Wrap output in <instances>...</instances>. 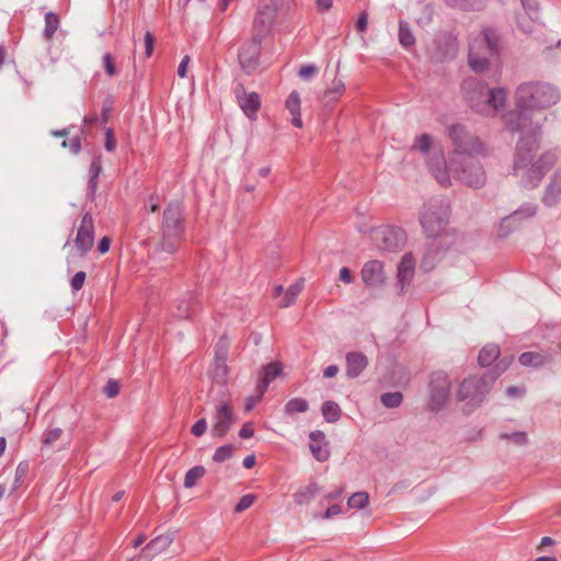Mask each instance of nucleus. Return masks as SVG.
Instances as JSON below:
<instances>
[{
    "mask_svg": "<svg viewBox=\"0 0 561 561\" xmlns=\"http://www.w3.org/2000/svg\"><path fill=\"white\" fill-rule=\"evenodd\" d=\"M94 245V222L89 213H85L77 227L75 247L80 256H85Z\"/></svg>",
    "mask_w": 561,
    "mask_h": 561,
    "instance_id": "4468645a",
    "label": "nucleus"
},
{
    "mask_svg": "<svg viewBox=\"0 0 561 561\" xmlns=\"http://www.w3.org/2000/svg\"><path fill=\"white\" fill-rule=\"evenodd\" d=\"M309 438L311 439V444H323L325 442V435L321 431H313L309 434Z\"/></svg>",
    "mask_w": 561,
    "mask_h": 561,
    "instance_id": "69168bd1",
    "label": "nucleus"
},
{
    "mask_svg": "<svg viewBox=\"0 0 561 561\" xmlns=\"http://www.w3.org/2000/svg\"><path fill=\"white\" fill-rule=\"evenodd\" d=\"M176 311L174 312V316L181 319H186L191 317L192 314V301L187 299H180L176 301Z\"/></svg>",
    "mask_w": 561,
    "mask_h": 561,
    "instance_id": "c03bdc74",
    "label": "nucleus"
},
{
    "mask_svg": "<svg viewBox=\"0 0 561 561\" xmlns=\"http://www.w3.org/2000/svg\"><path fill=\"white\" fill-rule=\"evenodd\" d=\"M227 345H224V355L216 354L215 363L210 369V377L216 383H225L228 377Z\"/></svg>",
    "mask_w": 561,
    "mask_h": 561,
    "instance_id": "6ab92c4d",
    "label": "nucleus"
},
{
    "mask_svg": "<svg viewBox=\"0 0 561 561\" xmlns=\"http://www.w3.org/2000/svg\"><path fill=\"white\" fill-rule=\"evenodd\" d=\"M550 360L549 356L540 352H525L519 355L518 362L526 367H541Z\"/></svg>",
    "mask_w": 561,
    "mask_h": 561,
    "instance_id": "b1692460",
    "label": "nucleus"
},
{
    "mask_svg": "<svg viewBox=\"0 0 561 561\" xmlns=\"http://www.w3.org/2000/svg\"><path fill=\"white\" fill-rule=\"evenodd\" d=\"M500 374L489 371L463 378L456 390L457 401L462 402L468 412H472L484 401Z\"/></svg>",
    "mask_w": 561,
    "mask_h": 561,
    "instance_id": "20e7f679",
    "label": "nucleus"
},
{
    "mask_svg": "<svg viewBox=\"0 0 561 561\" xmlns=\"http://www.w3.org/2000/svg\"><path fill=\"white\" fill-rule=\"evenodd\" d=\"M559 90L551 83L529 81L519 84L515 92V108L504 117V127L511 134H519L515 147V168L529 164L531 152L540 144L542 122L534 113L556 105L560 101Z\"/></svg>",
    "mask_w": 561,
    "mask_h": 561,
    "instance_id": "f257e3e1",
    "label": "nucleus"
},
{
    "mask_svg": "<svg viewBox=\"0 0 561 561\" xmlns=\"http://www.w3.org/2000/svg\"><path fill=\"white\" fill-rule=\"evenodd\" d=\"M363 282L369 287H379L385 282L383 264L374 260L367 262L362 270Z\"/></svg>",
    "mask_w": 561,
    "mask_h": 561,
    "instance_id": "f3484780",
    "label": "nucleus"
},
{
    "mask_svg": "<svg viewBox=\"0 0 561 561\" xmlns=\"http://www.w3.org/2000/svg\"><path fill=\"white\" fill-rule=\"evenodd\" d=\"M369 503V495L365 491L355 492L347 500L348 508H365Z\"/></svg>",
    "mask_w": 561,
    "mask_h": 561,
    "instance_id": "58836bf2",
    "label": "nucleus"
},
{
    "mask_svg": "<svg viewBox=\"0 0 561 561\" xmlns=\"http://www.w3.org/2000/svg\"><path fill=\"white\" fill-rule=\"evenodd\" d=\"M62 148H68L69 151L72 154H78L81 151L82 145H81V137L75 136L70 138L69 140H64L61 142Z\"/></svg>",
    "mask_w": 561,
    "mask_h": 561,
    "instance_id": "8fccbe9b",
    "label": "nucleus"
},
{
    "mask_svg": "<svg viewBox=\"0 0 561 561\" xmlns=\"http://www.w3.org/2000/svg\"><path fill=\"white\" fill-rule=\"evenodd\" d=\"M283 0H260L252 23V34L265 38L271 32Z\"/></svg>",
    "mask_w": 561,
    "mask_h": 561,
    "instance_id": "9d476101",
    "label": "nucleus"
},
{
    "mask_svg": "<svg viewBox=\"0 0 561 561\" xmlns=\"http://www.w3.org/2000/svg\"><path fill=\"white\" fill-rule=\"evenodd\" d=\"M234 450L236 448L231 444L220 446L215 450L213 455V460L217 463L225 462L226 460L233 457Z\"/></svg>",
    "mask_w": 561,
    "mask_h": 561,
    "instance_id": "ea45409f",
    "label": "nucleus"
},
{
    "mask_svg": "<svg viewBox=\"0 0 561 561\" xmlns=\"http://www.w3.org/2000/svg\"><path fill=\"white\" fill-rule=\"evenodd\" d=\"M459 181L460 185H465L467 187L479 190L485 185L484 178H454Z\"/></svg>",
    "mask_w": 561,
    "mask_h": 561,
    "instance_id": "49530a36",
    "label": "nucleus"
},
{
    "mask_svg": "<svg viewBox=\"0 0 561 561\" xmlns=\"http://www.w3.org/2000/svg\"><path fill=\"white\" fill-rule=\"evenodd\" d=\"M398 36H399V43L404 48H409V47L414 46V44H415L414 35H413V33L411 31V27H410L409 23L403 21V20L399 21V34H398Z\"/></svg>",
    "mask_w": 561,
    "mask_h": 561,
    "instance_id": "7c9ffc66",
    "label": "nucleus"
},
{
    "mask_svg": "<svg viewBox=\"0 0 561 561\" xmlns=\"http://www.w3.org/2000/svg\"><path fill=\"white\" fill-rule=\"evenodd\" d=\"M310 451L312 456L320 462H324L330 457V450L328 448V443L323 444H310Z\"/></svg>",
    "mask_w": 561,
    "mask_h": 561,
    "instance_id": "79ce46f5",
    "label": "nucleus"
},
{
    "mask_svg": "<svg viewBox=\"0 0 561 561\" xmlns=\"http://www.w3.org/2000/svg\"><path fill=\"white\" fill-rule=\"evenodd\" d=\"M161 249L167 253L176 251L184 238V216L180 202H172L164 209L161 224Z\"/></svg>",
    "mask_w": 561,
    "mask_h": 561,
    "instance_id": "39448f33",
    "label": "nucleus"
},
{
    "mask_svg": "<svg viewBox=\"0 0 561 561\" xmlns=\"http://www.w3.org/2000/svg\"><path fill=\"white\" fill-rule=\"evenodd\" d=\"M104 392L108 398H114L119 393V383L116 380H108L104 387Z\"/></svg>",
    "mask_w": 561,
    "mask_h": 561,
    "instance_id": "bf43d9fd",
    "label": "nucleus"
},
{
    "mask_svg": "<svg viewBox=\"0 0 561 561\" xmlns=\"http://www.w3.org/2000/svg\"><path fill=\"white\" fill-rule=\"evenodd\" d=\"M539 146L531 152L529 164L525 168H515V159L513 160V169L515 172L529 170L534 175H545L551 170L557 163V156L554 152L548 151L541 154L538 160L534 161V154L538 150Z\"/></svg>",
    "mask_w": 561,
    "mask_h": 561,
    "instance_id": "dca6fc26",
    "label": "nucleus"
},
{
    "mask_svg": "<svg viewBox=\"0 0 561 561\" xmlns=\"http://www.w3.org/2000/svg\"><path fill=\"white\" fill-rule=\"evenodd\" d=\"M345 90V85L341 80L333 81V87L325 91V96L331 100H336Z\"/></svg>",
    "mask_w": 561,
    "mask_h": 561,
    "instance_id": "603ef678",
    "label": "nucleus"
},
{
    "mask_svg": "<svg viewBox=\"0 0 561 561\" xmlns=\"http://www.w3.org/2000/svg\"><path fill=\"white\" fill-rule=\"evenodd\" d=\"M144 41H145V48H146L145 54H146V57L149 58L152 56L156 38L151 32L147 31L145 33Z\"/></svg>",
    "mask_w": 561,
    "mask_h": 561,
    "instance_id": "4d7b16f0",
    "label": "nucleus"
},
{
    "mask_svg": "<svg viewBox=\"0 0 561 561\" xmlns=\"http://www.w3.org/2000/svg\"><path fill=\"white\" fill-rule=\"evenodd\" d=\"M320 486L317 482H310L308 485L300 488L293 496L298 505L310 503L319 493Z\"/></svg>",
    "mask_w": 561,
    "mask_h": 561,
    "instance_id": "393cba45",
    "label": "nucleus"
},
{
    "mask_svg": "<svg viewBox=\"0 0 561 561\" xmlns=\"http://www.w3.org/2000/svg\"><path fill=\"white\" fill-rule=\"evenodd\" d=\"M206 430H207V421H206V419L203 417L193 424V426L191 427V433L195 437H201L206 433Z\"/></svg>",
    "mask_w": 561,
    "mask_h": 561,
    "instance_id": "6e6d98bb",
    "label": "nucleus"
},
{
    "mask_svg": "<svg viewBox=\"0 0 561 561\" xmlns=\"http://www.w3.org/2000/svg\"><path fill=\"white\" fill-rule=\"evenodd\" d=\"M236 98L242 112L249 119H255L261 107L260 95L256 92L247 93L242 83L236 87Z\"/></svg>",
    "mask_w": 561,
    "mask_h": 561,
    "instance_id": "2eb2a0df",
    "label": "nucleus"
},
{
    "mask_svg": "<svg viewBox=\"0 0 561 561\" xmlns=\"http://www.w3.org/2000/svg\"><path fill=\"white\" fill-rule=\"evenodd\" d=\"M427 250L424 253L421 267L424 272H430L434 268L435 263L438 262L445 253L451 249L458 241V233L455 229L447 228L439 232L437 236L430 237Z\"/></svg>",
    "mask_w": 561,
    "mask_h": 561,
    "instance_id": "1a4fd4ad",
    "label": "nucleus"
},
{
    "mask_svg": "<svg viewBox=\"0 0 561 561\" xmlns=\"http://www.w3.org/2000/svg\"><path fill=\"white\" fill-rule=\"evenodd\" d=\"M403 401V394L400 391L386 392L380 396V402L388 409L398 408Z\"/></svg>",
    "mask_w": 561,
    "mask_h": 561,
    "instance_id": "e433bc0d",
    "label": "nucleus"
},
{
    "mask_svg": "<svg viewBox=\"0 0 561 561\" xmlns=\"http://www.w3.org/2000/svg\"><path fill=\"white\" fill-rule=\"evenodd\" d=\"M282 373V366L279 363H270L262 369V376L257 383V391L262 396L270 383Z\"/></svg>",
    "mask_w": 561,
    "mask_h": 561,
    "instance_id": "412c9836",
    "label": "nucleus"
},
{
    "mask_svg": "<svg viewBox=\"0 0 561 561\" xmlns=\"http://www.w3.org/2000/svg\"><path fill=\"white\" fill-rule=\"evenodd\" d=\"M461 90L468 105L483 115L494 113L506 104L507 94L505 89H490L488 83L476 78L466 79L461 84Z\"/></svg>",
    "mask_w": 561,
    "mask_h": 561,
    "instance_id": "f03ea898",
    "label": "nucleus"
},
{
    "mask_svg": "<svg viewBox=\"0 0 561 561\" xmlns=\"http://www.w3.org/2000/svg\"><path fill=\"white\" fill-rule=\"evenodd\" d=\"M367 26H368V13L366 11H363L356 21L355 28L357 32L364 33L367 31Z\"/></svg>",
    "mask_w": 561,
    "mask_h": 561,
    "instance_id": "052dcab7",
    "label": "nucleus"
},
{
    "mask_svg": "<svg viewBox=\"0 0 561 561\" xmlns=\"http://www.w3.org/2000/svg\"><path fill=\"white\" fill-rule=\"evenodd\" d=\"M236 415L232 408L227 402H221L216 405L213 415L211 436L222 438L230 431L236 422Z\"/></svg>",
    "mask_w": 561,
    "mask_h": 561,
    "instance_id": "ddd939ff",
    "label": "nucleus"
},
{
    "mask_svg": "<svg viewBox=\"0 0 561 561\" xmlns=\"http://www.w3.org/2000/svg\"><path fill=\"white\" fill-rule=\"evenodd\" d=\"M263 39L251 34L250 39L243 42L239 48L238 61L247 75L253 73L259 67Z\"/></svg>",
    "mask_w": 561,
    "mask_h": 561,
    "instance_id": "f8f14e48",
    "label": "nucleus"
},
{
    "mask_svg": "<svg viewBox=\"0 0 561 561\" xmlns=\"http://www.w3.org/2000/svg\"><path fill=\"white\" fill-rule=\"evenodd\" d=\"M449 218V205L444 199L432 198L424 204L421 214V225L427 238L437 236L447 229Z\"/></svg>",
    "mask_w": 561,
    "mask_h": 561,
    "instance_id": "423d86ee",
    "label": "nucleus"
},
{
    "mask_svg": "<svg viewBox=\"0 0 561 561\" xmlns=\"http://www.w3.org/2000/svg\"><path fill=\"white\" fill-rule=\"evenodd\" d=\"M501 439L511 440L513 444L517 446H525L528 444V435L526 432L518 431L513 433H502L500 435Z\"/></svg>",
    "mask_w": 561,
    "mask_h": 561,
    "instance_id": "a19ab883",
    "label": "nucleus"
},
{
    "mask_svg": "<svg viewBox=\"0 0 561 561\" xmlns=\"http://www.w3.org/2000/svg\"><path fill=\"white\" fill-rule=\"evenodd\" d=\"M188 62H190V56L185 55L182 58V60H181V62H180V65L178 67V75H179L180 78H184L186 76Z\"/></svg>",
    "mask_w": 561,
    "mask_h": 561,
    "instance_id": "338daca9",
    "label": "nucleus"
},
{
    "mask_svg": "<svg viewBox=\"0 0 561 561\" xmlns=\"http://www.w3.org/2000/svg\"><path fill=\"white\" fill-rule=\"evenodd\" d=\"M559 202H561V178H551L545 187L542 203L548 207H552Z\"/></svg>",
    "mask_w": 561,
    "mask_h": 561,
    "instance_id": "aec40b11",
    "label": "nucleus"
},
{
    "mask_svg": "<svg viewBox=\"0 0 561 561\" xmlns=\"http://www.w3.org/2000/svg\"><path fill=\"white\" fill-rule=\"evenodd\" d=\"M370 239L380 251L394 252L405 243V232L396 227L380 226L370 230Z\"/></svg>",
    "mask_w": 561,
    "mask_h": 561,
    "instance_id": "9b49d317",
    "label": "nucleus"
},
{
    "mask_svg": "<svg viewBox=\"0 0 561 561\" xmlns=\"http://www.w3.org/2000/svg\"><path fill=\"white\" fill-rule=\"evenodd\" d=\"M104 148L108 152L114 151L116 148V138L112 128H106L105 130Z\"/></svg>",
    "mask_w": 561,
    "mask_h": 561,
    "instance_id": "5fc2aeb1",
    "label": "nucleus"
},
{
    "mask_svg": "<svg viewBox=\"0 0 561 561\" xmlns=\"http://www.w3.org/2000/svg\"><path fill=\"white\" fill-rule=\"evenodd\" d=\"M103 68L107 76L114 77L118 73L117 68L115 66V59L111 53H105L102 57Z\"/></svg>",
    "mask_w": 561,
    "mask_h": 561,
    "instance_id": "a18cd8bd",
    "label": "nucleus"
},
{
    "mask_svg": "<svg viewBox=\"0 0 561 561\" xmlns=\"http://www.w3.org/2000/svg\"><path fill=\"white\" fill-rule=\"evenodd\" d=\"M342 513H343V508H342V506H341V505H339V504H333V505H331V506H329V507L327 508V511H325V512H324V514L322 515V518H324V519H329V518H332V517H334V516H337V515H340V514H342Z\"/></svg>",
    "mask_w": 561,
    "mask_h": 561,
    "instance_id": "e2e57ef3",
    "label": "nucleus"
},
{
    "mask_svg": "<svg viewBox=\"0 0 561 561\" xmlns=\"http://www.w3.org/2000/svg\"><path fill=\"white\" fill-rule=\"evenodd\" d=\"M414 274V261L411 254H405L398 266V279L401 284V291L409 285Z\"/></svg>",
    "mask_w": 561,
    "mask_h": 561,
    "instance_id": "4be33fe9",
    "label": "nucleus"
},
{
    "mask_svg": "<svg viewBox=\"0 0 561 561\" xmlns=\"http://www.w3.org/2000/svg\"><path fill=\"white\" fill-rule=\"evenodd\" d=\"M451 378L443 371H434L430 376L427 386V409L439 412L448 404L451 393Z\"/></svg>",
    "mask_w": 561,
    "mask_h": 561,
    "instance_id": "6e6552de",
    "label": "nucleus"
},
{
    "mask_svg": "<svg viewBox=\"0 0 561 561\" xmlns=\"http://www.w3.org/2000/svg\"><path fill=\"white\" fill-rule=\"evenodd\" d=\"M317 73V67L314 65H305L302 66L299 71L298 76L304 80H309Z\"/></svg>",
    "mask_w": 561,
    "mask_h": 561,
    "instance_id": "13d9d810",
    "label": "nucleus"
},
{
    "mask_svg": "<svg viewBox=\"0 0 561 561\" xmlns=\"http://www.w3.org/2000/svg\"><path fill=\"white\" fill-rule=\"evenodd\" d=\"M522 5L529 16V19L534 22L538 21L540 18L539 3L537 0H520Z\"/></svg>",
    "mask_w": 561,
    "mask_h": 561,
    "instance_id": "37998d69",
    "label": "nucleus"
},
{
    "mask_svg": "<svg viewBox=\"0 0 561 561\" xmlns=\"http://www.w3.org/2000/svg\"><path fill=\"white\" fill-rule=\"evenodd\" d=\"M253 434L254 431L251 422L244 423L241 430L239 431V436L243 439L251 438Z\"/></svg>",
    "mask_w": 561,
    "mask_h": 561,
    "instance_id": "0e129e2a",
    "label": "nucleus"
},
{
    "mask_svg": "<svg viewBox=\"0 0 561 561\" xmlns=\"http://www.w3.org/2000/svg\"><path fill=\"white\" fill-rule=\"evenodd\" d=\"M446 134L455 147V152L468 157L485 154L486 148L483 141L471 134L463 124H451Z\"/></svg>",
    "mask_w": 561,
    "mask_h": 561,
    "instance_id": "0eeeda50",
    "label": "nucleus"
},
{
    "mask_svg": "<svg viewBox=\"0 0 561 561\" xmlns=\"http://www.w3.org/2000/svg\"><path fill=\"white\" fill-rule=\"evenodd\" d=\"M302 288V282H296L295 284L290 285L286 290L283 299L279 301V307L287 308L291 306L296 301V298L301 293Z\"/></svg>",
    "mask_w": 561,
    "mask_h": 561,
    "instance_id": "72a5a7b5",
    "label": "nucleus"
},
{
    "mask_svg": "<svg viewBox=\"0 0 561 561\" xmlns=\"http://www.w3.org/2000/svg\"><path fill=\"white\" fill-rule=\"evenodd\" d=\"M61 436L62 430L59 427L46 431L42 438V449H51L55 446V443L58 442Z\"/></svg>",
    "mask_w": 561,
    "mask_h": 561,
    "instance_id": "c9c22d12",
    "label": "nucleus"
},
{
    "mask_svg": "<svg viewBox=\"0 0 561 561\" xmlns=\"http://www.w3.org/2000/svg\"><path fill=\"white\" fill-rule=\"evenodd\" d=\"M113 104H114V102L111 96H107L103 101L102 107H101V115L99 117L101 124H106L108 122L110 115L113 111Z\"/></svg>",
    "mask_w": 561,
    "mask_h": 561,
    "instance_id": "de8ad7c7",
    "label": "nucleus"
},
{
    "mask_svg": "<svg viewBox=\"0 0 561 561\" xmlns=\"http://www.w3.org/2000/svg\"><path fill=\"white\" fill-rule=\"evenodd\" d=\"M28 472V463L27 462H20L15 469V479L13 484V491L16 490L23 480L25 479L26 474Z\"/></svg>",
    "mask_w": 561,
    "mask_h": 561,
    "instance_id": "09e8293b",
    "label": "nucleus"
},
{
    "mask_svg": "<svg viewBox=\"0 0 561 561\" xmlns=\"http://www.w3.org/2000/svg\"><path fill=\"white\" fill-rule=\"evenodd\" d=\"M537 211V206L535 204H524L522 205L517 210H515L513 214L507 216L503 224L506 221H515V220H522L533 217Z\"/></svg>",
    "mask_w": 561,
    "mask_h": 561,
    "instance_id": "2f4dec72",
    "label": "nucleus"
},
{
    "mask_svg": "<svg viewBox=\"0 0 561 561\" xmlns=\"http://www.w3.org/2000/svg\"><path fill=\"white\" fill-rule=\"evenodd\" d=\"M322 415L329 423L337 422L341 417L342 411L339 404L334 401H325L321 408Z\"/></svg>",
    "mask_w": 561,
    "mask_h": 561,
    "instance_id": "473e14b6",
    "label": "nucleus"
},
{
    "mask_svg": "<svg viewBox=\"0 0 561 561\" xmlns=\"http://www.w3.org/2000/svg\"><path fill=\"white\" fill-rule=\"evenodd\" d=\"M110 245L111 239L108 237H103L98 244V250L101 254H104L108 251Z\"/></svg>",
    "mask_w": 561,
    "mask_h": 561,
    "instance_id": "774afa93",
    "label": "nucleus"
},
{
    "mask_svg": "<svg viewBox=\"0 0 561 561\" xmlns=\"http://www.w3.org/2000/svg\"><path fill=\"white\" fill-rule=\"evenodd\" d=\"M434 149L435 148H434L433 137L426 133L421 134L420 136H416L414 139V142L411 147V150L419 151L423 156H426V157H428L431 154L432 150H434Z\"/></svg>",
    "mask_w": 561,
    "mask_h": 561,
    "instance_id": "cd10ccee",
    "label": "nucleus"
},
{
    "mask_svg": "<svg viewBox=\"0 0 561 561\" xmlns=\"http://www.w3.org/2000/svg\"><path fill=\"white\" fill-rule=\"evenodd\" d=\"M501 354L500 346L497 344H486L479 353L478 362L481 366H490L495 362Z\"/></svg>",
    "mask_w": 561,
    "mask_h": 561,
    "instance_id": "bb28decb",
    "label": "nucleus"
},
{
    "mask_svg": "<svg viewBox=\"0 0 561 561\" xmlns=\"http://www.w3.org/2000/svg\"><path fill=\"white\" fill-rule=\"evenodd\" d=\"M345 374L348 378L358 377L368 366V358L360 352H348L345 356Z\"/></svg>",
    "mask_w": 561,
    "mask_h": 561,
    "instance_id": "a211bd4d",
    "label": "nucleus"
},
{
    "mask_svg": "<svg viewBox=\"0 0 561 561\" xmlns=\"http://www.w3.org/2000/svg\"><path fill=\"white\" fill-rule=\"evenodd\" d=\"M309 409V403L304 398H293L290 399L284 408V412L287 415H293L295 413H305Z\"/></svg>",
    "mask_w": 561,
    "mask_h": 561,
    "instance_id": "f704fd0d",
    "label": "nucleus"
},
{
    "mask_svg": "<svg viewBox=\"0 0 561 561\" xmlns=\"http://www.w3.org/2000/svg\"><path fill=\"white\" fill-rule=\"evenodd\" d=\"M286 108L291 114V124L297 127H302V121L300 116V95L297 91H291L285 102Z\"/></svg>",
    "mask_w": 561,
    "mask_h": 561,
    "instance_id": "5701e85b",
    "label": "nucleus"
},
{
    "mask_svg": "<svg viewBox=\"0 0 561 561\" xmlns=\"http://www.w3.org/2000/svg\"><path fill=\"white\" fill-rule=\"evenodd\" d=\"M445 3L454 9L463 11H482L485 7V0H444Z\"/></svg>",
    "mask_w": 561,
    "mask_h": 561,
    "instance_id": "a878e982",
    "label": "nucleus"
},
{
    "mask_svg": "<svg viewBox=\"0 0 561 561\" xmlns=\"http://www.w3.org/2000/svg\"><path fill=\"white\" fill-rule=\"evenodd\" d=\"M173 541V537L170 534L160 535L152 539L144 549L142 552L153 551L158 554L164 551Z\"/></svg>",
    "mask_w": 561,
    "mask_h": 561,
    "instance_id": "c756f323",
    "label": "nucleus"
},
{
    "mask_svg": "<svg viewBox=\"0 0 561 561\" xmlns=\"http://www.w3.org/2000/svg\"><path fill=\"white\" fill-rule=\"evenodd\" d=\"M256 500V496L254 494H245L243 495L239 502L237 503L234 507L236 513H241L249 508Z\"/></svg>",
    "mask_w": 561,
    "mask_h": 561,
    "instance_id": "3c124183",
    "label": "nucleus"
},
{
    "mask_svg": "<svg viewBox=\"0 0 561 561\" xmlns=\"http://www.w3.org/2000/svg\"><path fill=\"white\" fill-rule=\"evenodd\" d=\"M206 473V470L203 466H195L192 469H190L184 477V486L186 489L193 488L197 480L203 478Z\"/></svg>",
    "mask_w": 561,
    "mask_h": 561,
    "instance_id": "4c0bfd02",
    "label": "nucleus"
},
{
    "mask_svg": "<svg viewBox=\"0 0 561 561\" xmlns=\"http://www.w3.org/2000/svg\"><path fill=\"white\" fill-rule=\"evenodd\" d=\"M102 171V161H101V156H95L92 161H91V164H90V169H89V175H100Z\"/></svg>",
    "mask_w": 561,
    "mask_h": 561,
    "instance_id": "680f3d73",
    "label": "nucleus"
},
{
    "mask_svg": "<svg viewBox=\"0 0 561 561\" xmlns=\"http://www.w3.org/2000/svg\"><path fill=\"white\" fill-rule=\"evenodd\" d=\"M501 36L495 28L485 27L471 39L469 44L468 64L479 73L489 66V59L499 57L501 50Z\"/></svg>",
    "mask_w": 561,
    "mask_h": 561,
    "instance_id": "7ed1b4c3",
    "label": "nucleus"
},
{
    "mask_svg": "<svg viewBox=\"0 0 561 561\" xmlns=\"http://www.w3.org/2000/svg\"><path fill=\"white\" fill-rule=\"evenodd\" d=\"M87 274L82 271L77 272L73 277L70 279V286L72 290L78 291L80 290L85 282Z\"/></svg>",
    "mask_w": 561,
    "mask_h": 561,
    "instance_id": "864d4df0",
    "label": "nucleus"
},
{
    "mask_svg": "<svg viewBox=\"0 0 561 561\" xmlns=\"http://www.w3.org/2000/svg\"><path fill=\"white\" fill-rule=\"evenodd\" d=\"M60 25V18L57 13L49 11L45 14V26L43 37L46 42H50Z\"/></svg>",
    "mask_w": 561,
    "mask_h": 561,
    "instance_id": "c85d7f7f",
    "label": "nucleus"
}]
</instances>
